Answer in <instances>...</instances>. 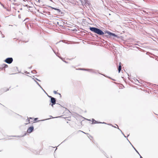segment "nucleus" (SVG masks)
<instances>
[{
    "label": "nucleus",
    "mask_w": 158,
    "mask_h": 158,
    "mask_svg": "<svg viewBox=\"0 0 158 158\" xmlns=\"http://www.w3.org/2000/svg\"><path fill=\"white\" fill-rule=\"evenodd\" d=\"M109 78H110V77H108Z\"/></svg>",
    "instance_id": "72a5a7b5"
},
{
    "label": "nucleus",
    "mask_w": 158,
    "mask_h": 158,
    "mask_svg": "<svg viewBox=\"0 0 158 158\" xmlns=\"http://www.w3.org/2000/svg\"><path fill=\"white\" fill-rule=\"evenodd\" d=\"M92 121H94L95 122L94 123H98V122L97 121H95L94 119H92Z\"/></svg>",
    "instance_id": "f8f14e48"
},
{
    "label": "nucleus",
    "mask_w": 158,
    "mask_h": 158,
    "mask_svg": "<svg viewBox=\"0 0 158 158\" xmlns=\"http://www.w3.org/2000/svg\"><path fill=\"white\" fill-rule=\"evenodd\" d=\"M53 51V52H54L55 53V52H54V50Z\"/></svg>",
    "instance_id": "473e14b6"
},
{
    "label": "nucleus",
    "mask_w": 158,
    "mask_h": 158,
    "mask_svg": "<svg viewBox=\"0 0 158 158\" xmlns=\"http://www.w3.org/2000/svg\"><path fill=\"white\" fill-rule=\"evenodd\" d=\"M133 147L134 148V149L136 151V152L139 154V152H138V151L135 149V148L133 147V146L132 145Z\"/></svg>",
    "instance_id": "6e6552de"
},
{
    "label": "nucleus",
    "mask_w": 158,
    "mask_h": 158,
    "mask_svg": "<svg viewBox=\"0 0 158 158\" xmlns=\"http://www.w3.org/2000/svg\"><path fill=\"white\" fill-rule=\"evenodd\" d=\"M37 119H38V118H35V121H36V120H37Z\"/></svg>",
    "instance_id": "393cba45"
},
{
    "label": "nucleus",
    "mask_w": 158,
    "mask_h": 158,
    "mask_svg": "<svg viewBox=\"0 0 158 158\" xmlns=\"http://www.w3.org/2000/svg\"><path fill=\"white\" fill-rule=\"evenodd\" d=\"M52 9H54L55 10H56V8H53V7H52Z\"/></svg>",
    "instance_id": "aec40b11"
},
{
    "label": "nucleus",
    "mask_w": 158,
    "mask_h": 158,
    "mask_svg": "<svg viewBox=\"0 0 158 158\" xmlns=\"http://www.w3.org/2000/svg\"><path fill=\"white\" fill-rule=\"evenodd\" d=\"M27 121H28V123H30V121H30V120H29V119H27Z\"/></svg>",
    "instance_id": "6ab92c4d"
},
{
    "label": "nucleus",
    "mask_w": 158,
    "mask_h": 158,
    "mask_svg": "<svg viewBox=\"0 0 158 158\" xmlns=\"http://www.w3.org/2000/svg\"><path fill=\"white\" fill-rule=\"evenodd\" d=\"M65 62L67 63V62L66 61H64Z\"/></svg>",
    "instance_id": "cd10ccee"
},
{
    "label": "nucleus",
    "mask_w": 158,
    "mask_h": 158,
    "mask_svg": "<svg viewBox=\"0 0 158 158\" xmlns=\"http://www.w3.org/2000/svg\"><path fill=\"white\" fill-rule=\"evenodd\" d=\"M85 1L86 4H88V5L89 4V3L88 2V1L87 0H85Z\"/></svg>",
    "instance_id": "9b49d317"
},
{
    "label": "nucleus",
    "mask_w": 158,
    "mask_h": 158,
    "mask_svg": "<svg viewBox=\"0 0 158 158\" xmlns=\"http://www.w3.org/2000/svg\"><path fill=\"white\" fill-rule=\"evenodd\" d=\"M36 84L43 90V91L45 92V91L42 88V87L39 84V83L36 81H35Z\"/></svg>",
    "instance_id": "0eeeda50"
},
{
    "label": "nucleus",
    "mask_w": 158,
    "mask_h": 158,
    "mask_svg": "<svg viewBox=\"0 0 158 158\" xmlns=\"http://www.w3.org/2000/svg\"><path fill=\"white\" fill-rule=\"evenodd\" d=\"M50 101L52 103L51 106L52 107H53V105H55L56 103V99L52 97Z\"/></svg>",
    "instance_id": "7ed1b4c3"
},
{
    "label": "nucleus",
    "mask_w": 158,
    "mask_h": 158,
    "mask_svg": "<svg viewBox=\"0 0 158 158\" xmlns=\"http://www.w3.org/2000/svg\"><path fill=\"white\" fill-rule=\"evenodd\" d=\"M53 92H54V94H57V92L56 91H53ZM58 94H59L60 95V94L58 93Z\"/></svg>",
    "instance_id": "ddd939ff"
},
{
    "label": "nucleus",
    "mask_w": 158,
    "mask_h": 158,
    "mask_svg": "<svg viewBox=\"0 0 158 158\" xmlns=\"http://www.w3.org/2000/svg\"><path fill=\"white\" fill-rule=\"evenodd\" d=\"M2 68H0V70H1V69H2Z\"/></svg>",
    "instance_id": "bb28decb"
},
{
    "label": "nucleus",
    "mask_w": 158,
    "mask_h": 158,
    "mask_svg": "<svg viewBox=\"0 0 158 158\" xmlns=\"http://www.w3.org/2000/svg\"><path fill=\"white\" fill-rule=\"evenodd\" d=\"M103 75H104V76H105V75H104V74H103Z\"/></svg>",
    "instance_id": "7c9ffc66"
},
{
    "label": "nucleus",
    "mask_w": 158,
    "mask_h": 158,
    "mask_svg": "<svg viewBox=\"0 0 158 158\" xmlns=\"http://www.w3.org/2000/svg\"><path fill=\"white\" fill-rule=\"evenodd\" d=\"M48 97L51 98H51L52 97L51 96H48Z\"/></svg>",
    "instance_id": "5701e85b"
},
{
    "label": "nucleus",
    "mask_w": 158,
    "mask_h": 158,
    "mask_svg": "<svg viewBox=\"0 0 158 158\" xmlns=\"http://www.w3.org/2000/svg\"><path fill=\"white\" fill-rule=\"evenodd\" d=\"M4 37V36L3 35H2V37L3 38Z\"/></svg>",
    "instance_id": "412c9836"
},
{
    "label": "nucleus",
    "mask_w": 158,
    "mask_h": 158,
    "mask_svg": "<svg viewBox=\"0 0 158 158\" xmlns=\"http://www.w3.org/2000/svg\"><path fill=\"white\" fill-rule=\"evenodd\" d=\"M103 75H104V76H105V75H104V74H103Z\"/></svg>",
    "instance_id": "2f4dec72"
},
{
    "label": "nucleus",
    "mask_w": 158,
    "mask_h": 158,
    "mask_svg": "<svg viewBox=\"0 0 158 158\" xmlns=\"http://www.w3.org/2000/svg\"><path fill=\"white\" fill-rule=\"evenodd\" d=\"M98 123H103V124H106V123H105V122H103V123H102V122H98Z\"/></svg>",
    "instance_id": "f3484780"
},
{
    "label": "nucleus",
    "mask_w": 158,
    "mask_h": 158,
    "mask_svg": "<svg viewBox=\"0 0 158 158\" xmlns=\"http://www.w3.org/2000/svg\"><path fill=\"white\" fill-rule=\"evenodd\" d=\"M56 10H57V11H58L59 12H60V11H61V10H60L59 9H56Z\"/></svg>",
    "instance_id": "2eb2a0df"
},
{
    "label": "nucleus",
    "mask_w": 158,
    "mask_h": 158,
    "mask_svg": "<svg viewBox=\"0 0 158 158\" xmlns=\"http://www.w3.org/2000/svg\"><path fill=\"white\" fill-rule=\"evenodd\" d=\"M121 69V66L120 64L118 66V73H120V71Z\"/></svg>",
    "instance_id": "423d86ee"
},
{
    "label": "nucleus",
    "mask_w": 158,
    "mask_h": 158,
    "mask_svg": "<svg viewBox=\"0 0 158 158\" xmlns=\"http://www.w3.org/2000/svg\"><path fill=\"white\" fill-rule=\"evenodd\" d=\"M139 155L140 156V158H143L141 156V155H140V154H139Z\"/></svg>",
    "instance_id": "4be33fe9"
},
{
    "label": "nucleus",
    "mask_w": 158,
    "mask_h": 158,
    "mask_svg": "<svg viewBox=\"0 0 158 158\" xmlns=\"http://www.w3.org/2000/svg\"><path fill=\"white\" fill-rule=\"evenodd\" d=\"M82 132H83L84 133H85L83 131H82Z\"/></svg>",
    "instance_id": "c756f323"
},
{
    "label": "nucleus",
    "mask_w": 158,
    "mask_h": 158,
    "mask_svg": "<svg viewBox=\"0 0 158 158\" xmlns=\"http://www.w3.org/2000/svg\"><path fill=\"white\" fill-rule=\"evenodd\" d=\"M4 66V67L5 68L7 67L8 66L7 65L5 64H3L2 66L3 67Z\"/></svg>",
    "instance_id": "1a4fd4ad"
},
{
    "label": "nucleus",
    "mask_w": 158,
    "mask_h": 158,
    "mask_svg": "<svg viewBox=\"0 0 158 158\" xmlns=\"http://www.w3.org/2000/svg\"><path fill=\"white\" fill-rule=\"evenodd\" d=\"M56 54V55L57 56H58L60 58V59H61L62 60V58L61 57H60V56H58L57 55V54Z\"/></svg>",
    "instance_id": "a211bd4d"
},
{
    "label": "nucleus",
    "mask_w": 158,
    "mask_h": 158,
    "mask_svg": "<svg viewBox=\"0 0 158 158\" xmlns=\"http://www.w3.org/2000/svg\"><path fill=\"white\" fill-rule=\"evenodd\" d=\"M34 130V127H31L29 128L27 130V132L29 133L31 132Z\"/></svg>",
    "instance_id": "39448f33"
},
{
    "label": "nucleus",
    "mask_w": 158,
    "mask_h": 158,
    "mask_svg": "<svg viewBox=\"0 0 158 158\" xmlns=\"http://www.w3.org/2000/svg\"><path fill=\"white\" fill-rule=\"evenodd\" d=\"M118 129L121 131L122 133L124 135V136L125 137H126L125 135L123 134V132H122V131H121V130L118 127Z\"/></svg>",
    "instance_id": "9d476101"
},
{
    "label": "nucleus",
    "mask_w": 158,
    "mask_h": 158,
    "mask_svg": "<svg viewBox=\"0 0 158 158\" xmlns=\"http://www.w3.org/2000/svg\"><path fill=\"white\" fill-rule=\"evenodd\" d=\"M31 72L33 73H36V71L35 70H34L33 71H32Z\"/></svg>",
    "instance_id": "4468645a"
},
{
    "label": "nucleus",
    "mask_w": 158,
    "mask_h": 158,
    "mask_svg": "<svg viewBox=\"0 0 158 158\" xmlns=\"http://www.w3.org/2000/svg\"><path fill=\"white\" fill-rule=\"evenodd\" d=\"M13 60L12 58H8L5 60V61L8 64H10L13 61Z\"/></svg>",
    "instance_id": "f03ea898"
},
{
    "label": "nucleus",
    "mask_w": 158,
    "mask_h": 158,
    "mask_svg": "<svg viewBox=\"0 0 158 158\" xmlns=\"http://www.w3.org/2000/svg\"><path fill=\"white\" fill-rule=\"evenodd\" d=\"M36 79L38 81H40V80L38 79Z\"/></svg>",
    "instance_id": "b1692460"
},
{
    "label": "nucleus",
    "mask_w": 158,
    "mask_h": 158,
    "mask_svg": "<svg viewBox=\"0 0 158 158\" xmlns=\"http://www.w3.org/2000/svg\"><path fill=\"white\" fill-rule=\"evenodd\" d=\"M80 69V70H87V71H90V72H92V73H96V72H95V71L94 70L92 69Z\"/></svg>",
    "instance_id": "20e7f679"
},
{
    "label": "nucleus",
    "mask_w": 158,
    "mask_h": 158,
    "mask_svg": "<svg viewBox=\"0 0 158 158\" xmlns=\"http://www.w3.org/2000/svg\"><path fill=\"white\" fill-rule=\"evenodd\" d=\"M89 29L92 31L100 35H104L103 36L108 38L110 37L109 36H113L115 37L118 38V35L114 33L108 31H106L104 32L101 30L95 27H90Z\"/></svg>",
    "instance_id": "f257e3e1"
},
{
    "label": "nucleus",
    "mask_w": 158,
    "mask_h": 158,
    "mask_svg": "<svg viewBox=\"0 0 158 158\" xmlns=\"http://www.w3.org/2000/svg\"><path fill=\"white\" fill-rule=\"evenodd\" d=\"M108 125H109L111 126L112 127H115V128H116V127H115V126H113V125H112L111 124H108Z\"/></svg>",
    "instance_id": "dca6fc26"
},
{
    "label": "nucleus",
    "mask_w": 158,
    "mask_h": 158,
    "mask_svg": "<svg viewBox=\"0 0 158 158\" xmlns=\"http://www.w3.org/2000/svg\"><path fill=\"white\" fill-rule=\"evenodd\" d=\"M25 73H28V72H27V71H26V72H25Z\"/></svg>",
    "instance_id": "a878e982"
},
{
    "label": "nucleus",
    "mask_w": 158,
    "mask_h": 158,
    "mask_svg": "<svg viewBox=\"0 0 158 158\" xmlns=\"http://www.w3.org/2000/svg\"><path fill=\"white\" fill-rule=\"evenodd\" d=\"M30 118L32 119V118Z\"/></svg>",
    "instance_id": "c85d7f7f"
}]
</instances>
